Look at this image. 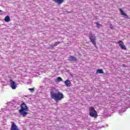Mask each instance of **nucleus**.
Here are the masks:
<instances>
[{"instance_id":"nucleus-1","label":"nucleus","mask_w":130,"mask_h":130,"mask_svg":"<svg viewBox=\"0 0 130 130\" xmlns=\"http://www.w3.org/2000/svg\"><path fill=\"white\" fill-rule=\"evenodd\" d=\"M54 90H55V89H52L50 91L51 98L55 100L56 102L62 100L64 98L63 93L60 92V91H58L57 93H55L54 92Z\"/></svg>"},{"instance_id":"nucleus-2","label":"nucleus","mask_w":130,"mask_h":130,"mask_svg":"<svg viewBox=\"0 0 130 130\" xmlns=\"http://www.w3.org/2000/svg\"><path fill=\"white\" fill-rule=\"evenodd\" d=\"M29 111V108L27 106V105L25 102L22 103L20 105V109L19 110V113L20 115H22L23 117H25L26 115H28L27 112Z\"/></svg>"},{"instance_id":"nucleus-3","label":"nucleus","mask_w":130,"mask_h":130,"mask_svg":"<svg viewBox=\"0 0 130 130\" xmlns=\"http://www.w3.org/2000/svg\"><path fill=\"white\" fill-rule=\"evenodd\" d=\"M89 115L91 117H94V118L98 117L97 111L95 110V109L93 107H90L89 108Z\"/></svg>"},{"instance_id":"nucleus-4","label":"nucleus","mask_w":130,"mask_h":130,"mask_svg":"<svg viewBox=\"0 0 130 130\" xmlns=\"http://www.w3.org/2000/svg\"><path fill=\"white\" fill-rule=\"evenodd\" d=\"M89 39H90L91 43L94 45L95 47H97V45L96 44V37L93 34H91L89 36Z\"/></svg>"},{"instance_id":"nucleus-5","label":"nucleus","mask_w":130,"mask_h":130,"mask_svg":"<svg viewBox=\"0 0 130 130\" xmlns=\"http://www.w3.org/2000/svg\"><path fill=\"white\" fill-rule=\"evenodd\" d=\"M119 47L123 50H126V47L124 45V43L122 41L120 40L117 42Z\"/></svg>"},{"instance_id":"nucleus-6","label":"nucleus","mask_w":130,"mask_h":130,"mask_svg":"<svg viewBox=\"0 0 130 130\" xmlns=\"http://www.w3.org/2000/svg\"><path fill=\"white\" fill-rule=\"evenodd\" d=\"M10 87L13 89V90L16 89L17 88V85L16 84V82L14 81L13 80L11 79L10 80Z\"/></svg>"},{"instance_id":"nucleus-7","label":"nucleus","mask_w":130,"mask_h":130,"mask_svg":"<svg viewBox=\"0 0 130 130\" xmlns=\"http://www.w3.org/2000/svg\"><path fill=\"white\" fill-rule=\"evenodd\" d=\"M11 130H19L18 126L14 122H11Z\"/></svg>"},{"instance_id":"nucleus-8","label":"nucleus","mask_w":130,"mask_h":130,"mask_svg":"<svg viewBox=\"0 0 130 130\" xmlns=\"http://www.w3.org/2000/svg\"><path fill=\"white\" fill-rule=\"evenodd\" d=\"M119 11L120 12V14L122 16H124L125 17V18H128V16H127V14H125L124 13V12H123V11L122 10V9L121 8L119 9Z\"/></svg>"},{"instance_id":"nucleus-9","label":"nucleus","mask_w":130,"mask_h":130,"mask_svg":"<svg viewBox=\"0 0 130 130\" xmlns=\"http://www.w3.org/2000/svg\"><path fill=\"white\" fill-rule=\"evenodd\" d=\"M68 60H70V61H77V59L76 58V57L71 56L69 57Z\"/></svg>"},{"instance_id":"nucleus-10","label":"nucleus","mask_w":130,"mask_h":130,"mask_svg":"<svg viewBox=\"0 0 130 130\" xmlns=\"http://www.w3.org/2000/svg\"><path fill=\"white\" fill-rule=\"evenodd\" d=\"M53 2H55L56 4H57L58 5H61L63 2H64V0H52Z\"/></svg>"},{"instance_id":"nucleus-11","label":"nucleus","mask_w":130,"mask_h":130,"mask_svg":"<svg viewBox=\"0 0 130 130\" xmlns=\"http://www.w3.org/2000/svg\"><path fill=\"white\" fill-rule=\"evenodd\" d=\"M64 84L67 87H70L71 86V81H70L69 80H67L64 81Z\"/></svg>"},{"instance_id":"nucleus-12","label":"nucleus","mask_w":130,"mask_h":130,"mask_svg":"<svg viewBox=\"0 0 130 130\" xmlns=\"http://www.w3.org/2000/svg\"><path fill=\"white\" fill-rule=\"evenodd\" d=\"M96 74H104V71L102 69H98L96 71Z\"/></svg>"},{"instance_id":"nucleus-13","label":"nucleus","mask_w":130,"mask_h":130,"mask_svg":"<svg viewBox=\"0 0 130 130\" xmlns=\"http://www.w3.org/2000/svg\"><path fill=\"white\" fill-rule=\"evenodd\" d=\"M5 22H10L11 21V19L10 18V16H7L5 18Z\"/></svg>"},{"instance_id":"nucleus-14","label":"nucleus","mask_w":130,"mask_h":130,"mask_svg":"<svg viewBox=\"0 0 130 130\" xmlns=\"http://www.w3.org/2000/svg\"><path fill=\"white\" fill-rule=\"evenodd\" d=\"M57 82H62V78H61L60 77H58L56 79Z\"/></svg>"},{"instance_id":"nucleus-15","label":"nucleus","mask_w":130,"mask_h":130,"mask_svg":"<svg viewBox=\"0 0 130 130\" xmlns=\"http://www.w3.org/2000/svg\"><path fill=\"white\" fill-rule=\"evenodd\" d=\"M96 26L98 28H100V27H103V26L102 25V24H100L99 23H96Z\"/></svg>"},{"instance_id":"nucleus-16","label":"nucleus","mask_w":130,"mask_h":130,"mask_svg":"<svg viewBox=\"0 0 130 130\" xmlns=\"http://www.w3.org/2000/svg\"><path fill=\"white\" fill-rule=\"evenodd\" d=\"M59 43H60V42H56L55 43V45H53V46H57Z\"/></svg>"},{"instance_id":"nucleus-17","label":"nucleus","mask_w":130,"mask_h":130,"mask_svg":"<svg viewBox=\"0 0 130 130\" xmlns=\"http://www.w3.org/2000/svg\"><path fill=\"white\" fill-rule=\"evenodd\" d=\"M28 90L30 91V92H32V91H34V88H28Z\"/></svg>"},{"instance_id":"nucleus-18","label":"nucleus","mask_w":130,"mask_h":130,"mask_svg":"<svg viewBox=\"0 0 130 130\" xmlns=\"http://www.w3.org/2000/svg\"><path fill=\"white\" fill-rule=\"evenodd\" d=\"M0 12H2V10H0Z\"/></svg>"}]
</instances>
